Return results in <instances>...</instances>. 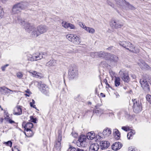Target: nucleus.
Instances as JSON below:
<instances>
[{"instance_id": "nucleus-1", "label": "nucleus", "mask_w": 151, "mask_h": 151, "mask_svg": "<svg viewBox=\"0 0 151 151\" xmlns=\"http://www.w3.org/2000/svg\"><path fill=\"white\" fill-rule=\"evenodd\" d=\"M17 20L19 23L24 27L28 32L31 34L32 37H36L40 34L46 32L48 30V28L45 25H41L36 28L34 25L25 22L24 19L20 17H18Z\"/></svg>"}, {"instance_id": "nucleus-2", "label": "nucleus", "mask_w": 151, "mask_h": 151, "mask_svg": "<svg viewBox=\"0 0 151 151\" xmlns=\"http://www.w3.org/2000/svg\"><path fill=\"white\" fill-rule=\"evenodd\" d=\"M29 6V3L25 1L17 4L13 6L12 13L13 14L19 13L21 12V10L27 9Z\"/></svg>"}, {"instance_id": "nucleus-3", "label": "nucleus", "mask_w": 151, "mask_h": 151, "mask_svg": "<svg viewBox=\"0 0 151 151\" xmlns=\"http://www.w3.org/2000/svg\"><path fill=\"white\" fill-rule=\"evenodd\" d=\"M119 44L120 45L122 46L133 52L137 53L139 52V50L136 49L133 45L129 42L120 41L119 42Z\"/></svg>"}, {"instance_id": "nucleus-4", "label": "nucleus", "mask_w": 151, "mask_h": 151, "mask_svg": "<svg viewBox=\"0 0 151 151\" xmlns=\"http://www.w3.org/2000/svg\"><path fill=\"white\" fill-rule=\"evenodd\" d=\"M37 82L40 91L46 96H49L50 94L49 87L45 84L42 83L41 82Z\"/></svg>"}, {"instance_id": "nucleus-5", "label": "nucleus", "mask_w": 151, "mask_h": 151, "mask_svg": "<svg viewBox=\"0 0 151 151\" xmlns=\"http://www.w3.org/2000/svg\"><path fill=\"white\" fill-rule=\"evenodd\" d=\"M46 53L42 52L41 53H35L32 55H29L28 56V60L31 61L38 60L45 58L46 56Z\"/></svg>"}, {"instance_id": "nucleus-6", "label": "nucleus", "mask_w": 151, "mask_h": 151, "mask_svg": "<svg viewBox=\"0 0 151 151\" xmlns=\"http://www.w3.org/2000/svg\"><path fill=\"white\" fill-rule=\"evenodd\" d=\"M66 37L69 41L75 45H79L81 42V40L79 37L73 34H68Z\"/></svg>"}, {"instance_id": "nucleus-7", "label": "nucleus", "mask_w": 151, "mask_h": 151, "mask_svg": "<svg viewBox=\"0 0 151 151\" xmlns=\"http://www.w3.org/2000/svg\"><path fill=\"white\" fill-rule=\"evenodd\" d=\"M132 101L133 102L132 109L133 111L136 113H139L142 109L141 103L136 99H132Z\"/></svg>"}, {"instance_id": "nucleus-8", "label": "nucleus", "mask_w": 151, "mask_h": 151, "mask_svg": "<svg viewBox=\"0 0 151 151\" xmlns=\"http://www.w3.org/2000/svg\"><path fill=\"white\" fill-rule=\"evenodd\" d=\"M140 83L142 88L145 91L149 92L150 91V86L147 80L143 78L140 80Z\"/></svg>"}, {"instance_id": "nucleus-9", "label": "nucleus", "mask_w": 151, "mask_h": 151, "mask_svg": "<svg viewBox=\"0 0 151 151\" xmlns=\"http://www.w3.org/2000/svg\"><path fill=\"white\" fill-rule=\"evenodd\" d=\"M140 83L142 88L145 91L149 92L150 91V86L147 80L143 78L140 80Z\"/></svg>"}, {"instance_id": "nucleus-10", "label": "nucleus", "mask_w": 151, "mask_h": 151, "mask_svg": "<svg viewBox=\"0 0 151 151\" xmlns=\"http://www.w3.org/2000/svg\"><path fill=\"white\" fill-rule=\"evenodd\" d=\"M109 53L101 51L98 52H92L91 53L92 57L94 56V57H99L107 59Z\"/></svg>"}, {"instance_id": "nucleus-11", "label": "nucleus", "mask_w": 151, "mask_h": 151, "mask_svg": "<svg viewBox=\"0 0 151 151\" xmlns=\"http://www.w3.org/2000/svg\"><path fill=\"white\" fill-rule=\"evenodd\" d=\"M86 139L85 136H80L76 144L77 145L78 147H84L86 143Z\"/></svg>"}, {"instance_id": "nucleus-12", "label": "nucleus", "mask_w": 151, "mask_h": 151, "mask_svg": "<svg viewBox=\"0 0 151 151\" xmlns=\"http://www.w3.org/2000/svg\"><path fill=\"white\" fill-rule=\"evenodd\" d=\"M78 70L75 68H71L69 71L70 78L71 79H73L76 77L78 75Z\"/></svg>"}, {"instance_id": "nucleus-13", "label": "nucleus", "mask_w": 151, "mask_h": 151, "mask_svg": "<svg viewBox=\"0 0 151 151\" xmlns=\"http://www.w3.org/2000/svg\"><path fill=\"white\" fill-rule=\"evenodd\" d=\"M110 25L113 28L117 29L121 27L123 24L119 23L118 21L113 20L110 22Z\"/></svg>"}, {"instance_id": "nucleus-14", "label": "nucleus", "mask_w": 151, "mask_h": 151, "mask_svg": "<svg viewBox=\"0 0 151 151\" xmlns=\"http://www.w3.org/2000/svg\"><path fill=\"white\" fill-rule=\"evenodd\" d=\"M107 59H109L112 62L116 63L119 60L118 57L116 55L109 53Z\"/></svg>"}, {"instance_id": "nucleus-15", "label": "nucleus", "mask_w": 151, "mask_h": 151, "mask_svg": "<svg viewBox=\"0 0 151 151\" xmlns=\"http://www.w3.org/2000/svg\"><path fill=\"white\" fill-rule=\"evenodd\" d=\"M138 64L142 69L151 70V68L143 60L140 61V62L138 63Z\"/></svg>"}, {"instance_id": "nucleus-16", "label": "nucleus", "mask_w": 151, "mask_h": 151, "mask_svg": "<svg viewBox=\"0 0 151 151\" xmlns=\"http://www.w3.org/2000/svg\"><path fill=\"white\" fill-rule=\"evenodd\" d=\"M99 148V146L97 143L91 144L89 147V151H97Z\"/></svg>"}, {"instance_id": "nucleus-17", "label": "nucleus", "mask_w": 151, "mask_h": 151, "mask_svg": "<svg viewBox=\"0 0 151 151\" xmlns=\"http://www.w3.org/2000/svg\"><path fill=\"white\" fill-rule=\"evenodd\" d=\"M122 146V144L120 142H115L112 145L111 147L113 150H117L120 149Z\"/></svg>"}, {"instance_id": "nucleus-18", "label": "nucleus", "mask_w": 151, "mask_h": 151, "mask_svg": "<svg viewBox=\"0 0 151 151\" xmlns=\"http://www.w3.org/2000/svg\"><path fill=\"white\" fill-rule=\"evenodd\" d=\"M10 91L12 92H16V91H13L4 86L0 87V94H5L9 93Z\"/></svg>"}, {"instance_id": "nucleus-19", "label": "nucleus", "mask_w": 151, "mask_h": 151, "mask_svg": "<svg viewBox=\"0 0 151 151\" xmlns=\"http://www.w3.org/2000/svg\"><path fill=\"white\" fill-rule=\"evenodd\" d=\"M14 115H19L22 114V110L20 106H18L15 107L13 113Z\"/></svg>"}, {"instance_id": "nucleus-20", "label": "nucleus", "mask_w": 151, "mask_h": 151, "mask_svg": "<svg viewBox=\"0 0 151 151\" xmlns=\"http://www.w3.org/2000/svg\"><path fill=\"white\" fill-rule=\"evenodd\" d=\"M100 144L102 150L106 149L110 145L109 142L106 141H101L100 142Z\"/></svg>"}, {"instance_id": "nucleus-21", "label": "nucleus", "mask_w": 151, "mask_h": 151, "mask_svg": "<svg viewBox=\"0 0 151 151\" xmlns=\"http://www.w3.org/2000/svg\"><path fill=\"white\" fill-rule=\"evenodd\" d=\"M29 73L31 74L32 76L37 78H41L42 77V74L40 73L34 71H29Z\"/></svg>"}, {"instance_id": "nucleus-22", "label": "nucleus", "mask_w": 151, "mask_h": 151, "mask_svg": "<svg viewBox=\"0 0 151 151\" xmlns=\"http://www.w3.org/2000/svg\"><path fill=\"white\" fill-rule=\"evenodd\" d=\"M113 134L114 137L116 140L119 139L120 137V133L118 130L116 129L113 130Z\"/></svg>"}, {"instance_id": "nucleus-23", "label": "nucleus", "mask_w": 151, "mask_h": 151, "mask_svg": "<svg viewBox=\"0 0 151 151\" xmlns=\"http://www.w3.org/2000/svg\"><path fill=\"white\" fill-rule=\"evenodd\" d=\"M56 60H50L46 63V66L48 67L55 66L56 64Z\"/></svg>"}, {"instance_id": "nucleus-24", "label": "nucleus", "mask_w": 151, "mask_h": 151, "mask_svg": "<svg viewBox=\"0 0 151 151\" xmlns=\"http://www.w3.org/2000/svg\"><path fill=\"white\" fill-rule=\"evenodd\" d=\"M111 129L108 128L105 129L103 131V133L106 137L109 136L111 134Z\"/></svg>"}, {"instance_id": "nucleus-25", "label": "nucleus", "mask_w": 151, "mask_h": 151, "mask_svg": "<svg viewBox=\"0 0 151 151\" xmlns=\"http://www.w3.org/2000/svg\"><path fill=\"white\" fill-rule=\"evenodd\" d=\"M95 137V136L93 132H91L87 134V137L88 139H93Z\"/></svg>"}, {"instance_id": "nucleus-26", "label": "nucleus", "mask_w": 151, "mask_h": 151, "mask_svg": "<svg viewBox=\"0 0 151 151\" xmlns=\"http://www.w3.org/2000/svg\"><path fill=\"white\" fill-rule=\"evenodd\" d=\"M33 125L31 122H28L26 123L24 127L25 130L31 129L33 127Z\"/></svg>"}, {"instance_id": "nucleus-27", "label": "nucleus", "mask_w": 151, "mask_h": 151, "mask_svg": "<svg viewBox=\"0 0 151 151\" xmlns=\"http://www.w3.org/2000/svg\"><path fill=\"white\" fill-rule=\"evenodd\" d=\"M85 30L89 33L92 34L94 33L95 32V29L93 28L87 27H85Z\"/></svg>"}, {"instance_id": "nucleus-28", "label": "nucleus", "mask_w": 151, "mask_h": 151, "mask_svg": "<svg viewBox=\"0 0 151 151\" xmlns=\"http://www.w3.org/2000/svg\"><path fill=\"white\" fill-rule=\"evenodd\" d=\"M135 132L134 130H132L129 132L127 134V137L128 139H132L133 136L135 134Z\"/></svg>"}, {"instance_id": "nucleus-29", "label": "nucleus", "mask_w": 151, "mask_h": 151, "mask_svg": "<svg viewBox=\"0 0 151 151\" xmlns=\"http://www.w3.org/2000/svg\"><path fill=\"white\" fill-rule=\"evenodd\" d=\"M26 133H25V135L28 137H32L34 134V133L32 131L31 129L26 130Z\"/></svg>"}, {"instance_id": "nucleus-30", "label": "nucleus", "mask_w": 151, "mask_h": 151, "mask_svg": "<svg viewBox=\"0 0 151 151\" xmlns=\"http://www.w3.org/2000/svg\"><path fill=\"white\" fill-rule=\"evenodd\" d=\"M122 80L125 82H128L129 81V77L127 74L126 73H123V76L122 78Z\"/></svg>"}, {"instance_id": "nucleus-31", "label": "nucleus", "mask_w": 151, "mask_h": 151, "mask_svg": "<svg viewBox=\"0 0 151 151\" xmlns=\"http://www.w3.org/2000/svg\"><path fill=\"white\" fill-rule=\"evenodd\" d=\"M120 79L119 77H115V86L117 87L119 86L120 84Z\"/></svg>"}, {"instance_id": "nucleus-32", "label": "nucleus", "mask_w": 151, "mask_h": 151, "mask_svg": "<svg viewBox=\"0 0 151 151\" xmlns=\"http://www.w3.org/2000/svg\"><path fill=\"white\" fill-rule=\"evenodd\" d=\"M69 23H68L65 21H63L62 23V26L66 29L68 28L69 24Z\"/></svg>"}, {"instance_id": "nucleus-33", "label": "nucleus", "mask_w": 151, "mask_h": 151, "mask_svg": "<svg viewBox=\"0 0 151 151\" xmlns=\"http://www.w3.org/2000/svg\"><path fill=\"white\" fill-rule=\"evenodd\" d=\"M61 142H56V145H55V147L58 150H60V149Z\"/></svg>"}, {"instance_id": "nucleus-34", "label": "nucleus", "mask_w": 151, "mask_h": 151, "mask_svg": "<svg viewBox=\"0 0 151 151\" xmlns=\"http://www.w3.org/2000/svg\"><path fill=\"white\" fill-rule=\"evenodd\" d=\"M126 4L128 7L131 10H134L135 9V8L134 6L129 4L128 3L126 2Z\"/></svg>"}, {"instance_id": "nucleus-35", "label": "nucleus", "mask_w": 151, "mask_h": 151, "mask_svg": "<svg viewBox=\"0 0 151 151\" xmlns=\"http://www.w3.org/2000/svg\"><path fill=\"white\" fill-rule=\"evenodd\" d=\"M126 4L128 7L131 10H134L135 9V8L134 6L129 4L128 3L126 2Z\"/></svg>"}, {"instance_id": "nucleus-36", "label": "nucleus", "mask_w": 151, "mask_h": 151, "mask_svg": "<svg viewBox=\"0 0 151 151\" xmlns=\"http://www.w3.org/2000/svg\"><path fill=\"white\" fill-rule=\"evenodd\" d=\"M146 99L151 104V96L150 95H147L146 96Z\"/></svg>"}, {"instance_id": "nucleus-37", "label": "nucleus", "mask_w": 151, "mask_h": 151, "mask_svg": "<svg viewBox=\"0 0 151 151\" xmlns=\"http://www.w3.org/2000/svg\"><path fill=\"white\" fill-rule=\"evenodd\" d=\"M104 113L106 114H109V115H114L112 112L110 110H108V111H105L104 112Z\"/></svg>"}, {"instance_id": "nucleus-38", "label": "nucleus", "mask_w": 151, "mask_h": 151, "mask_svg": "<svg viewBox=\"0 0 151 151\" xmlns=\"http://www.w3.org/2000/svg\"><path fill=\"white\" fill-rule=\"evenodd\" d=\"M67 151H77V148L76 149L74 147H70Z\"/></svg>"}, {"instance_id": "nucleus-39", "label": "nucleus", "mask_w": 151, "mask_h": 151, "mask_svg": "<svg viewBox=\"0 0 151 151\" xmlns=\"http://www.w3.org/2000/svg\"><path fill=\"white\" fill-rule=\"evenodd\" d=\"M62 139V135L61 132L59 133L57 141L60 142Z\"/></svg>"}, {"instance_id": "nucleus-40", "label": "nucleus", "mask_w": 151, "mask_h": 151, "mask_svg": "<svg viewBox=\"0 0 151 151\" xmlns=\"http://www.w3.org/2000/svg\"><path fill=\"white\" fill-rule=\"evenodd\" d=\"M69 28L70 29H76L75 26L71 23H69L68 28Z\"/></svg>"}, {"instance_id": "nucleus-41", "label": "nucleus", "mask_w": 151, "mask_h": 151, "mask_svg": "<svg viewBox=\"0 0 151 151\" xmlns=\"http://www.w3.org/2000/svg\"><path fill=\"white\" fill-rule=\"evenodd\" d=\"M3 16V11L2 9L0 6V19L2 18Z\"/></svg>"}, {"instance_id": "nucleus-42", "label": "nucleus", "mask_w": 151, "mask_h": 151, "mask_svg": "<svg viewBox=\"0 0 151 151\" xmlns=\"http://www.w3.org/2000/svg\"><path fill=\"white\" fill-rule=\"evenodd\" d=\"M122 129L126 132L128 131L129 130V127H122Z\"/></svg>"}, {"instance_id": "nucleus-43", "label": "nucleus", "mask_w": 151, "mask_h": 151, "mask_svg": "<svg viewBox=\"0 0 151 151\" xmlns=\"http://www.w3.org/2000/svg\"><path fill=\"white\" fill-rule=\"evenodd\" d=\"M4 144H5L6 145L11 147L12 145V142L11 141H9L7 142H5Z\"/></svg>"}, {"instance_id": "nucleus-44", "label": "nucleus", "mask_w": 151, "mask_h": 151, "mask_svg": "<svg viewBox=\"0 0 151 151\" xmlns=\"http://www.w3.org/2000/svg\"><path fill=\"white\" fill-rule=\"evenodd\" d=\"M35 101L32 99V102H30V105L31 106V107H33V108H35V105H33V104H35Z\"/></svg>"}, {"instance_id": "nucleus-45", "label": "nucleus", "mask_w": 151, "mask_h": 151, "mask_svg": "<svg viewBox=\"0 0 151 151\" xmlns=\"http://www.w3.org/2000/svg\"><path fill=\"white\" fill-rule=\"evenodd\" d=\"M30 121L35 123H36V119L34 118L32 116H30Z\"/></svg>"}, {"instance_id": "nucleus-46", "label": "nucleus", "mask_w": 151, "mask_h": 151, "mask_svg": "<svg viewBox=\"0 0 151 151\" xmlns=\"http://www.w3.org/2000/svg\"><path fill=\"white\" fill-rule=\"evenodd\" d=\"M17 76L19 78H21L23 76V75L21 72H19L17 74Z\"/></svg>"}, {"instance_id": "nucleus-47", "label": "nucleus", "mask_w": 151, "mask_h": 151, "mask_svg": "<svg viewBox=\"0 0 151 151\" xmlns=\"http://www.w3.org/2000/svg\"><path fill=\"white\" fill-rule=\"evenodd\" d=\"M79 25L81 27L83 28L85 30V27H87L85 25L82 23H80Z\"/></svg>"}, {"instance_id": "nucleus-48", "label": "nucleus", "mask_w": 151, "mask_h": 151, "mask_svg": "<svg viewBox=\"0 0 151 151\" xmlns=\"http://www.w3.org/2000/svg\"><path fill=\"white\" fill-rule=\"evenodd\" d=\"M9 65V64H6V65L2 66L1 67V69L3 71H4L5 70L6 68Z\"/></svg>"}, {"instance_id": "nucleus-49", "label": "nucleus", "mask_w": 151, "mask_h": 151, "mask_svg": "<svg viewBox=\"0 0 151 151\" xmlns=\"http://www.w3.org/2000/svg\"><path fill=\"white\" fill-rule=\"evenodd\" d=\"M128 151H137V150L131 147L129 148Z\"/></svg>"}, {"instance_id": "nucleus-50", "label": "nucleus", "mask_w": 151, "mask_h": 151, "mask_svg": "<svg viewBox=\"0 0 151 151\" xmlns=\"http://www.w3.org/2000/svg\"><path fill=\"white\" fill-rule=\"evenodd\" d=\"M72 136L76 138V137L78 136L77 134L76 133H75L74 132H72Z\"/></svg>"}, {"instance_id": "nucleus-51", "label": "nucleus", "mask_w": 151, "mask_h": 151, "mask_svg": "<svg viewBox=\"0 0 151 151\" xmlns=\"http://www.w3.org/2000/svg\"><path fill=\"white\" fill-rule=\"evenodd\" d=\"M7 121L9 122V123L11 124H12L13 123H15L14 121H13L11 119H9Z\"/></svg>"}, {"instance_id": "nucleus-52", "label": "nucleus", "mask_w": 151, "mask_h": 151, "mask_svg": "<svg viewBox=\"0 0 151 151\" xmlns=\"http://www.w3.org/2000/svg\"><path fill=\"white\" fill-rule=\"evenodd\" d=\"M4 119L6 120L7 121L8 120L10 119L9 116L7 115L6 117H5Z\"/></svg>"}, {"instance_id": "nucleus-53", "label": "nucleus", "mask_w": 151, "mask_h": 151, "mask_svg": "<svg viewBox=\"0 0 151 151\" xmlns=\"http://www.w3.org/2000/svg\"><path fill=\"white\" fill-rule=\"evenodd\" d=\"M12 151H19L17 148L15 147L12 150Z\"/></svg>"}, {"instance_id": "nucleus-54", "label": "nucleus", "mask_w": 151, "mask_h": 151, "mask_svg": "<svg viewBox=\"0 0 151 151\" xmlns=\"http://www.w3.org/2000/svg\"><path fill=\"white\" fill-rule=\"evenodd\" d=\"M77 151H86L82 149L77 148Z\"/></svg>"}, {"instance_id": "nucleus-55", "label": "nucleus", "mask_w": 151, "mask_h": 151, "mask_svg": "<svg viewBox=\"0 0 151 151\" xmlns=\"http://www.w3.org/2000/svg\"><path fill=\"white\" fill-rule=\"evenodd\" d=\"M100 95L102 97H105V95L102 93H101L100 94Z\"/></svg>"}, {"instance_id": "nucleus-56", "label": "nucleus", "mask_w": 151, "mask_h": 151, "mask_svg": "<svg viewBox=\"0 0 151 151\" xmlns=\"http://www.w3.org/2000/svg\"><path fill=\"white\" fill-rule=\"evenodd\" d=\"M4 119L3 118H0V124L2 123L3 122Z\"/></svg>"}, {"instance_id": "nucleus-57", "label": "nucleus", "mask_w": 151, "mask_h": 151, "mask_svg": "<svg viewBox=\"0 0 151 151\" xmlns=\"http://www.w3.org/2000/svg\"><path fill=\"white\" fill-rule=\"evenodd\" d=\"M108 4L110 6H113V4H112L110 2H109V1H108Z\"/></svg>"}, {"instance_id": "nucleus-58", "label": "nucleus", "mask_w": 151, "mask_h": 151, "mask_svg": "<svg viewBox=\"0 0 151 151\" xmlns=\"http://www.w3.org/2000/svg\"><path fill=\"white\" fill-rule=\"evenodd\" d=\"M3 3H5L7 0H0Z\"/></svg>"}, {"instance_id": "nucleus-59", "label": "nucleus", "mask_w": 151, "mask_h": 151, "mask_svg": "<svg viewBox=\"0 0 151 151\" xmlns=\"http://www.w3.org/2000/svg\"><path fill=\"white\" fill-rule=\"evenodd\" d=\"M95 93L97 94V88L95 89Z\"/></svg>"}, {"instance_id": "nucleus-60", "label": "nucleus", "mask_w": 151, "mask_h": 151, "mask_svg": "<svg viewBox=\"0 0 151 151\" xmlns=\"http://www.w3.org/2000/svg\"><path fill=\"white\" fill-rule=\"evenodd\" d=\"M25 91L26 93H29L30 92L28 90H27L26 91Z\"/></svg>"}, {"instance_id": "nucleus-61", "label": "nucleus", "mask_w": 151, "mask_h": 151, "mask_svg": "<svg viewBox=\"0 0 151 151\" xmlns=\"http://www.w3.org/2000/svg\"><path fill=\"white\" fill-rule=\"evenodd\" d=\"M99 110H95V112L96 113H99Z\"/></svg>"}, {"instance_id": "nucleus-62", "label": "nucleus", "mask_w": 151, "mask_h": 151, "mask_svg": "<svg viewBox=\"0 0 151 151\" xmlns=\"http://www.w3.org/2000/svg\"><path fill=\"white\" fill-rule=\"evenodd\" d=\"M112 47H110L108 48V49L109 50H111V48Z\"/></svg>"}, {"instance_id": "nucleus-63", "label": "nucleus", "mask_w": 151, "mask_h": 151, "mask_svg": "<svg viewBox=\"0 0 151 151\" xmlns=\"http://www.w3.org/2000/svg\"><path fill=\"white\" fill-rule=\"evenodd\" d=\"M105 63V62H101V64H104Z\"/></svg>"}, {"instance_id": "nucleus-64", "label": "nucleus", "mask_w": 151, "mask_h": 151, "mask_svg": "<svg viewBox=\"0 0 151 151\" xmlns=\"http://www.w3.org/2000/svg\"><path fill=\"white\" fill-rule=\"evenodd\" d=\"M25 95L26 96H29V95L27 94H25Z\"/></svg>"}]
</instances>
